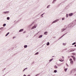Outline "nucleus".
<instances>
[{"label": "nucleus", "mask_w": 76, "mask_h": 76, "mask_svg": "<svg viewBox=\"0 0 76 76\" xmlns=\"http://www.w3.org/2000/svg\"><path fill=\"white\" fill-rule=\"evenodd\" d=\"M50 5H48L47 7V9H49V8H50Z\"/></svg>", "instance_id": "16"}, {"label": "nucleus", "mask_w": 76, "mask_h": 76, "mask_svg": "<svg viewBox=\"0 0 76 76\" xmlns=\"http://www.w3.org/2000/svg\"><path fill=\"white\" fill-rule=\"evenodd\" d=\"M6 23L4 24L3 25V26L4 27V26H6Z\"/></svg>", "instance_id": "21"}, {"label": "nucleus", "mask_w": 76, "mask_h": 76, "mask_svg": "<svg viewBox=\"0 0 76 76\" xmlns=\"http://www.w3.org/2000/svg\"><path fill=\"white\" fill-rule=\"evenodd\" d=\"M73 14L72 13H69V14L68 15L69 16H72L73 15Z\"/></svg>", "instance_id": "9"}, {"label": "nucleus", "mask_w": 76, "mask_h": 76, "mask_svg": "<svg viewBox=\"0 0 76 76\" xmlns=\"http://www.w3.org/2000/svg\"><path fill=\"white\" fill-rule=\"evenodd\" d=\"M23 29H20L19 31V32H23Z\"/></svg>", "instance_id": "8"}, {"label": "nucleus", "mask_w": 76, "mask_h": 76, "mask_svg": "<svg viewBox=\"0 0 76 76\" xmlns=\"http://www.w3.org/2000/svg\"><path fill=\"white\" fill-rule=\"evenodd\" d=\"M53 38H55V37H53Z\"/></svg>", "instance_id": "57"}, {"label": "nucleus", "mask_w": 76, "mask_h": 76, "mask_svg": "<svg viewBox=\"0 0 76 76\" xmlns=\"http://www.w3.org/2000/svg\"><path fill=\"white\" fill-rule=\"evenodd\" d=\"M73 61H70V63L71 64H73Z\"/></svg>", "instance_id": "25"}, {"label": "nucleus", "mask_w": 76, "mask_h": 76, "mask_svg": "<svg viewBox=\"0 0 76 76\" xmlns=\"http://www.w3.org/2000/svg\"><path fill=\"white\" fill-rule=\"evenodd\" d=\"M60 4H58V7H59V6H60Z\"/></svg>", "instance_id": "50"}, {"label": "nucleus", "mask_w": 76, "mask_h": 76, "mask_svg": "<svg viewBox=\"0 0 76 76\" xmlns=\"http://www.w3.org/2000/svg\"><path fill=\"white\" fill-rule=\"evenodd\" d=\"M34 61L33 62H32V64H34Z\"/></svg>", "instance_id": "51"}, {"label": "nucleus", "mask_w": 76, "mask_h": 76, "mask_svg": "<svg viewBox=\"0 0 76 76\" xmlns=\"http://www.w3.org/2000/svg\"><path fill=\"white\" fill-rule=\"evenodd\" d=\"M75 49H72V51H75Z\"/></svg>", "instance_id": "39"}, {"label": "nucleus", "mask_w": 76, "mask_h": 76, "mask_svg": "<svg viewBox=\"0 0 76 76\" xmlns=\"http://www.w3.org/2000/svg\"><path fill=\"white\" fill-rule=\"evenodd\" d=\"M56 1H57V0H53V1L52 2V4H54V3H55V2H56Z\"/></svg>", "instance_id": "10"}, {"label": "nucleus", "mask_w": 76, "mask_h": 76, "mask_svg": "<svg viewBox=\"0 0 76 76\" xmlns=\"http://www.w3.org/2000/svg\"><path fill=\"white\" fill-rule=\"evenodd\" d=\"M75 47H76V45H75Z\"/></svg>", "instance_id": "53"}, {"label": "nucleus", "mask_w": 76, "mask_h": 76, "mask_svg": "<svg viewBox=\"0 0 76 76\" xmlns=\"http://www.w3.org/2000/svg\"><path fill=\"white\" fill-rule=\"evenodd\" d=\"M62 57L63 58V59H64V58L63 56H62Z\"/></svg>", "instance_id": "45"}, {"label": "nucleus", "mask_w": 76, "mask_h": 76, "mask_svg": "<svg viewBox=\"0 0 76 76\" xmlns=\"http://www.w3.org/2000/svg\"><path fill=\"white\" fill-rule=\"evenodd\" d=\"M67 70V68H66L64 69V70L65 71V72H66V71Z\"/></svg>", "instance_id": "32"}, {"label": "nucleus", "mask_w": 76, "mask_h": 76, "mask_svg": "<svg viewBox=\"0 0 76 76\" xmlns=\"http://www.w3.org/2000/svg\"><path fill=\"white\" fill-rule=\"evenodd\" d=\"M76 76V74H75L74 75V76Z\"/></svg>", "instance_id": "46"}, {"label": "nucleus", "mask_w": 76, "mask_h": 76, "mask_svg": "<svg viewBox=\"0 0 76 76\" xmlns=\"http://www.w3.org/2000/svg\"><path fill=\"white\" fill-rule=\"evenodd\" d=\"M63 45H66V43H63Z\"/></svg>", "instance_id": "34"}, {"label": "nucleus", "mask_w": 76, "mask_h": 76, "mask_svg": "<svg viewBox=\"0 0 76 76\" xmlns=\"http://www.w3.org/2000/svg\"><path fill=\"white\" fill-rule=\"evenodd\" d=\"M67 33H68L67 32H66V33L65 34H63L61 37H60L59 38L58 40H59V39H61V38H62V37H64V35H66V34H67Z\"/></svg>", "instance_id": "3"}, {"label": "nucleus", "mask_w": 76, "mask_h": 76, "mask_svg": "<svg viewBox=\"0 0 76 76\" xmlns=\"http://www.w3.org/2000/svg\"><path fill=\"white\" fill-rule=\"evenodd\" d=\"M38 54H39V53L38 52H37V53H36L35 54V55H37Z\"/></svg>", "instance_id": "22"}, {"label": "nucleus", "mask_w": 76, "mask_h": 76, "mask_svg": "<svg viewBox=\"0 0 76 76\" xmlns=\"http://www.w3.org/2000/svg\"><path fill=\"white\" fill-rule=\"evenodd\" d=\"M53 58H51V59H50V60H49V61L50 62H51V61H52V60H53Z\"/></svg>", "instance_id": "19"}, {"label": "nucleus", "mask_w": 76, "mask_h": 76, "mask_svg": "<svg viewBox=\"0 0 76 76\" xmlns=\"http://www.w3.org/2000/svg\"><path fill=\"white\" fill-rule=\"evenodd\" d=\"M31 76V75H28V76Z\"/></svg>", "instance_id": "52"}, {"label": "nucleus", "mask_w": 76, "mask_h": 76, "mask_svg": "<svg viewBox=\"0 0 76 76\" xmlns=\"http://www.w3.org/2000/svg\"><path fill=\"white\" fill-rule=\"evenodd\" d=\"M68 52H69V53H70V49H69L68 50Z\"/></svg>", "instance_id": "36"}, {"label": "nucleus", "mask_w": 76, "mask_h": 76, "mask_svg": "<svg viewBox=\"0 0 76 76\" xmlns=\"http://www.w3.org/2000/svg\"><path fill=\"white\" fill-rule=\"evenodd\" d=\"M28 69L27 68H26L24 69L23 72H24L25 71V70H26V69Z\"/></svg>", "instance_id": "26"}, {"label": "nucleus", "mask_w": 76, "mask_h": 76, "mask_svg": "<svg viewBox=\"0 0 76 76\" xmlns=\"http://www.w3.org/2000/svg\"><path fill=\"white\" fill-rule=\"evenodd\" d=\"M15 38H16V37H13L12 38H13V39H14Z\"/></svg>", "instance_id": "37"}, {"label": "nucleus", "mask_w": 76, "mask_h": 76, "mask_svg": "<svg viewBox=\"0 0 76 76\" xmlns=\"http://www.w3.org/2000/svg\"><path fill=\"white\" fill-rule=\"evenodd\" d=\"M36 35H37L36 34H35L34 35V36H35Z\"/></svg>", "instance_id": "56"}, {"label": "nucleus", "mask_w": 76, "mask_h": 76, "mask_svg": "<svg viewBox=\"0 0 76 76\" xmlns=\"http://www.w3.org/2000/svg\"><path fill=\"white\" fill-rule=\"evenodd\" d=\"M59 61H61V62H62V61H64V59H63V60H60V59H59Z\"/></svg>", "instance_id": "24"}, {"label": "nucleus", "mask_w": 76, "mask_h": 76, "mask_svg": "<svg viewBox=\"0 0 76 76\" xmlns=\"http://www.w3.org/2000/svg\"><path fill=\"white\" fill-rule=\"evenodd\" d=\"M6 75V74H5V75H4L3 76H5V75Z\"/></svg>", "instance_id": "55"}, {"label": "nucleus", "mask_w": 76, "mask_h": 76, "mask_svg": "<svg viewBox=\"0 0 76 76\" xmlns=\"http://www.w3.org/2000/svg\"><path fill=\"white\" fill-rule=\"evenodd\" d=\"M37 28V26H36L35 25H34V26L32 27L31 29H34V28Z\"/></svg>", "instance_id": "6"}, {"label": "nucleus", "mask_w": 76, "mask_h": 76, "mask_svg": "<svg viewBox=\"0 0 76 76\" xmlns=\"http://www.w3.org/2000/svg\"><path fill=\"white\" fill-rule=\"evenodd\" d=\"M54 57V56H52V57Z\"/></svg>", "instance_id": "54"}, {"label": "nucleus", "mask_w": 76, "mask_h": 76, "mask_svg": "<svg viewBox=\"0 0 76 76\" xmlns=\"http://www.w3.org/2000/svg\"><path fill=\"white\" fill-rule=\"evenodd\" d=\"M64 18H63L62 19V20H64Z\"/></svg>", "instance_id": "42"}, {"label": "nucleus", "mask_w": 76, "mask_h": 76, "mask_svg": "<svg viewBox=\"0 0 76 76\" xmlns=\"http://www.w3.org/2000/svg\"><path fill=\"white\" fill-rule=\"evenodd\" d=\"M75 25L73 23H72L69 24L68 26V28H69L70 29H72V28H73V27Z\"/></svg>", "instance_id": "1"}, {"label": "nucleus", "mask_w": 76, "mask_h": 76, "mask_svg": "<svg viewBox=\"0 0 76 76\" xmlns=\"http://www.w3.org/2000/svg\"><path fill=\"white\" fill-rule=\"evenodd\" d=\"M27 47H28V45H25L24 46V48H27Z\"/></svg>", "instance_id": "17"}, {"label": "nucleus", "mask_w": 76, "mask_h": 76, "mask_svg": "<svg viewBox=\"0 0 76 76\" xmlns=\"http://www.w3.org/2000/svg\"><path fill=\"white\" fill-rule=\"evenodd\" d=\"M75 44H76V42H75L74 43L72 44V45H75Z\"/></svg>", "instance_id": "27"}, {"label": "nucleus", "mask_w": 76, "mask_h": 76, "mask_svg": "<svg viewBox=\"0 0 76 76\" xmlns=\"http://www.w3.org/2000/svg\"><path fill=\"white\" fill-rule=\"evenodd\" d=\"M66 18H68V17H69V16H68V14H66Z\"/></svg>", "instance_id": "23"}, {"label": "nucleus", "mask_w": 76, "mask_h": 76, "mask_svg": "<svg viewBox=\"0 0 76 76\" xmlns=\"http://www.w3.org/2000/svg\"><path fill=\"white\" fill-rule=\"evenodd\" d=\"M10 34V32H8V33H7L5 35V37H7V35H8L9 34Z\"/></svg>", "instance_id": "11"}, {"label": "nucleus", "mask_w": 76, "mask_h": 76, "mask_svg": "<svg viewBox=\"0 0 76 76\" xmlns=\"http://www.w3.org/2000/svg\"><path fill=\"white\" fill-rule=\"evenodd\" d=\"M66 29H67V27H66V28H63L61 29V32H64V31H66Z\"/></svg>", "instance_id": "2"}, {"label": "nucleus", "mask_w": 76, "mask_h": 76, "mask_svg": "<svg viewBox=\"0 0 76 76\" xmlns=\"http://www.w3.org/2000/svg\"><path fill=\"white\" fill-rule=\"evenodd\" d=\"M66 66H69V65L67 64V63L66 64Z\"/></svg>", "instance_id": "43"}, {"label": "nucleus", "mask_w": 76, "mask_h": 76, "mask_svg": "<svg viewBox=\"0 0 76 76\" xmlns=\"http://www.w3.org/2000/svg\"><path fill=\"white\" fill-rule=\"evenodd\" d=\"M3 29V27H1L0 28V30H1Z\"/></svg>", "instance_id": "28"}, {"label": "nucleus", "mask_w": 76, "mask_h": 76, "mask_svg": "<svg viewBox=\"0 0 76 76\" xmlns=\"http://www.w3.org/2000/svg\"><path fill=\"white\" fill-rule=\"evenodd\" d=\"M72 54V55H76V53H73Z\"/></svg>", "instance_id": "31"}, {"label": "nucleus", "mask_w": 76, "mask_h": 76, "mask_svg": "<svg viewBox=\"0 0 76 76\" xmlns=\"http://www.w3.org/2000/svg\"><path fill=\"white\" fill-rule=\"evenodd\" d=\"M47 33H48L47 31L45 32L44 33V34L47 35Z\"/></svg>", "instance_id": "15"}, {"label": "nucleus", "mask_w": 76, "mask_h": 76, "mask_svg": "<svg viewBox=\"0 0 76 76\" xmlns=\"http://www.w3.org/2000/svg\"><path fill=\"white\" fill-rule=\"evenodd\" d=\"M54 68H55V69H57V68H58V67L57 66H56V65H55L54 66Z\"/></svg>", "instance_id": "14"}, {"label": "nucleus", "mask_w": 76, "mask_h": 76, "mask_svg": "<svg viewBox=\"0 0 76 76\" xmlns=\"http://www.w3.org/2000/svg\"><path fill=\"white\" fill-rule=\"evenodd\" d=\"M42 35H41L39 37V38H42Z\"/></svg>", "instance_id": "12"}, {"label": "nucleus", "mask_w": 76, "mask_h": 76, "mask_svg": "<svg viewBox=\"0 0 76 76\" xmlns=\"http://www.w3.org/2000/svg\"><path fill=\"white\" fill-rule=\"evenodd\" d=\"M34 22H33L31 24V25H33V24H34Z\"/></svg>", "instance_id": "38"}, {"label": "nucleus", "mask_w": 76, "mask_h": 76, "mask_svg": "<svg viewBox=\"0 0 76 76\" xmlns=\"http://www.w3.org/2000/svg\"><path fill=\"white\" fill-rule=\"evenodd\" d=\"M7 20H9L10 19V18L9 17H7Z\"/></svg>", "instance_id": "20"}, {"label": "nucleus", "mask_w": 76, "mask_h": 76, "mask_svg": "<svg viewBox=\"0 0 76 76\" xmlns=\"http://www.w3.org/2000/svg\"><path fill=\"white\" fill-rule=\"evenodd\" d=\"M38 33H39V32L37 33L36 34V35H37V34H38Z\"/></svg>", "instance_id": "44"}, {"label": "nucleus", "mask_w": 76, "mask_h": 76, "mask_svg": "<svg viewBox=\"0 0 76 76\" xmlns=\"http://www.w3.org/2000/svg\"><path fill=\"white\" fill-rule=\"evenodd\" d=\"M23 76H26V75L25 74H24L23 75Z\"/></svg>", "instance_id": "49"}, {"label": "nucleus", "mask_w": 76, "mask_h": 76, "mask_svg": "<svg viewBox=\"0 0 76 76\" xmlns=\"http://www.w3.org/2000/svg\"><path fill=\"white\" fill-rule=\"evenodd\" d=\"M70 61H72V58L70 59Z\"/></svg>", "instance_id": "41"}, {"label": "nucleus", "mask_w": 76, "mask_h": 76, "mask_svg": "<svg viewBox=\"0 0 76 76\" xmlns=\"http://www.w3.org/2000/svg\"><path fill=\"white\" fill-rule=\"evenodd\" d=\"M45 14V13H44L43 14H42L41 15V16H43V15H44Z\"/></svg>", "instance_id": "30"}, {"label": "nucleus", "mask_w": 76, "mask_h": 76, "mask_svg": "<svg viewBox=\"0 0 76 76\" xmlns=\"http://www.w3.org/2000/svg\"><path fill=\"white\" fill-rule=\"evenodd\" d=\"M18 54V53H15V54H14V55L13 56H14L15 55H16V54Z\"/></svg>", "instance_id": "33"}, {"label": "nucleus", "mask_w": 76, "mask_h": 76, "mask_svg": "<svg viewBox=\"0 0 76 76\" xmlns=\"http://www.w3.org/2000/svg\"><path fill=\"white\" fill-rule=\"evenodd\" d=\"M71 72H72V71H71Z\"/></svg>", "instance_id": "59"}, {"label": "nucleus", "mask_w": 76, "mask_h": 76, "mask_svg": "<svg viewBox=\"0 0 76 76\" xmlns=\"http://www.w3.org/2000/svg\"><path fill=\"white\" fill-rule=\"evenodd\" d=\"M6 68H4L3 69H2V71H4V70H6Z\"/></svg>", "instance_id": "35"}, {"label": "nucleus", "mask_w": 76, "mask_h": 76, "mask_svg": "<svg viewBox=\"0 0 76 76\" xmlns=\"http://www.w3.org/2000/svg\"><path fill=\"white\" fill-rule=\"evenodd\" d=\"M26 32V31H24L23 32V34H25Z\"/></svg>", "instance_id": "40"}, {"label": "nucleus", "mask_w": 76, "mask_h": 76, "mask_svg": "<svg viewBox=\"0 0 76 76\" xmlns=\"http://www.w3.org/2000/svg\"><path fill=\"white\" fill-rule=\"evenodd\" d=\"M61 64H63V63H62L60 65V64H57V65L58 66H61Z\"/></svg>", "instance_id": "13"}, {"label": "nucleus", "mask_w": 76, "mask_h": 76, "mask_svg": "<svg viewBox=\"0 0 76 76\" xmlns=\"http://www.w3.org/2000/svg\"><path fill=\"white\" fill-rule=\"evenodd\" d=\"M41 18H43L44 17V16H41Z\"/></svg>", "instance_id": "48"}, {"label": "nucleus", "mask_w": 76, "mask_h": 76, "mask_svg": "<svg viewBox=\"0 0 76 76\" xmlns=\"http://www.w3.org/2000/svg\"><path fill=\"white\" fill-rule=\"evenodd\" d=\"M72 57L73 58L74 61H76V58H75V57L74 56H72Z\"/></svg>", "instance_id": "7"}, {"label": "nucleus", "mask_w": 76, "mask_h": 76, "mask_svg": "<svg viewBox=\"0 0 76 76\" xmlns=\"http://www.w3.org/2000/svg\"><path fill=\"white\" fill-rule=\"evenodd\" d=\"M47 45H50V43L49 42H48V43L46 44Z\"/></svg>", "instance_id": "18"}, {"label": "nucleus", "mask_w": 76, "mask_h": 76, "mask_svg": "<svg viewBox=\"0 0 76 76\" xmlns=\"http://www.w3.org/2000/svg\"><path fill=\"white\" fill-rule=\"evenodd\" d=\"M75 21H76V20H75Z\"/></svg>", "instance_id": "58"}, {"label": "nucleus", "mask_w": 76, "mask_h": 76, "mask_svg": "<svg viewBox=\"0 0 76 76\" xmlns=\"http://www.w3.org/2000/svg\"><path fill=\"white\" fill-rule=\"evenodd\" d=\"M57 70H54V73H57Z\"/></svg>", "instance_id": "29"}, {"label": "nucleus", "mask_w": 76, "mask_h": 76, "mask_svg": "<svg viewBox=\"0 0 76 76\" xmlns=\"http://www.w3.org/2000/svg\"><path fill=\"white\" fill-rule=\"evenodd\" d=\"M9 13V11H6V12H2V13L3 14H8Z\"/></svg>", "instance_id": "5"}, {"label": "nucleus", "mask_w": 76, "mask_h": 76, "mask_svg": "<svg viewBox=\"0 0 76 76\" xmlns=\"http://www.w3.org/2000/svg\"><path fill=\"white\" fill-rule=\"evenodd\" d=\"M70 52H72L73 51H72V50H70Z\"/></svg>", "instance_id": "47"}, {"label": "nucleus", "mask_w": 76, "mask_h": 76, "mask_svg": "<svg viewBox=\"0 0 76 76\" xmlns=\"http://www.w3.org/2000/svg\"><path fill=\"white\" fill-rule=\"evenodd\" d=\"M59 20V19H57L53 21V22L52 23V24H53V23H56V22H58Z\"/></svg>", "instance_id": "4"}]
</instances>
